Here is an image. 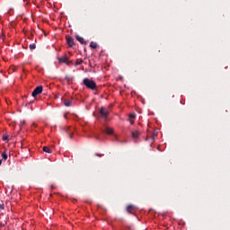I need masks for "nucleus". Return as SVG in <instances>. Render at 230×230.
I'll return each mask as SVG.
<instances>
[{
  "label": "nucleus",
  "mask_w": 230,
  "mask_h": 230,
  "mask_svg": "<svg viewBox=\"0 0 230 230\" xmlns=\"http://www.w3.org/2000/svg\"><path fill=\"white\" fill-rule=\"evenodd\" d=\"M83 84L85 85V87H87V89H90L91 91H96V89H98L96 83L89 78H84Z\"/></svg>",
  "instance_id": "obj_1"
},
{
  "label": "nucleus",
  "mask_w": 230,
  "mask_h": 230,
  "mask_svg": "<svg viewBox=\"0 0 230 230\" xmlns=\"http://www.w3.org/2000/svg\"><path fill=\"white\" fill-rule=\"evenodd\" d=\"M99 116L102 119H107L109 118V110L105 107H102L99 111Z\"/></svg>",
  "instance_id": "obj_2"
},
{
  "label": "nucleus",
  "mask_w": 230,
  "mask_h": 230,
  "mask_svg": "<svg viewBox=\"0 0 230 230\" xmlns=\"http://www.w3.org/2000/svg\"><path fill=\"white\" fill-rule=\"evenodd\" d=\"M40 93H42V85L37 86L32 92L31 96L35 98L36 96H39V94Z\"/></svg>",
  "instance_id": "obj_3"
},
{
  "label": "nucleus",
  "mask_w": 230,
  "mask_h": 230,
  "mask_svg": "<svg viewBox=\"0 0 230 230\" xmlns=\"http://www.w3.org/2000/svg\"><path fill=\"white\" fill-rule=\"evenodd\" d=\"M58 62L60 64H67V66H69V58H67L66 56H63L59 58H58Z\"/></svg>",
  "instance_id": "obj_4"
},
{
  "label": "nucleus",
  "mask_w": 230,
  "mask_h": 230,
  "mask_svg": "<svg viewBox=\"0 0 230 230\" xmlns=\"http://www.w3.org/2000/svg\"><path fill=\"white\" fill-rule=\"evenodd\" d=\"M66 43L68 44L69 48H73L75 46V40L71 36L66 37Z\"/></svg>",
  "instance_id": "obj_5"
},
{
  "label": "nucleus",
  "mask_w": 230,
  "mask_h": 230,
  "mask_svg": "<svg viewBox=\"0 0 230 230\" xmlns=\"http://www.w3.org/2000/svg\"><path fill=\"white\" fill-rule=\"evenodd\" d=\"M140 134L141 133L139 132V130H134L131 132V136H132L133 139H137V137H139Z\"/></svg>",
  "instance_id": "obj_6"
},
{
  "label": "nucleus",
  "mask_w": 230,
  "mask_h": 230,
  "mask_svg": "<svg viewBox=\"0 0 230 230\" xmlns=\"http://www.w3.org/2000/svg\"><path fill=\"white\" fill-rule=\"evenodd\" d=\"M102 132H105L106 134L111 136V134H114V129L107 127L105 128V129H102Z\"/></svg>",
  "instance_id": "obj_7"
},
{
  "label": "nucleus",
  "mask_w": 230,
  "mask_h": 230,
  "mask_svg": "<svg viewBox=\"0 0 230 230\" xmlns=\"http://www.w3.org/2000/svg\"><path fill=\"white\" fill-rule=\"evenodd\" d=\"M75 39L76 40H78V42H80V44H87V42H85V40H84V38L80 35H76Z\"/></svg>",
  "instance_id": "obj_8"
},
{
  "label": "nucleus",
  "mask_w": 230,
  "mask_h": 230,
  "mask_svg": "<svg viewBox=\"0 0 230 230\" xmlns=\"http://www.w3.org/2000/svg\"><path fill=\"white\" fill-rule=\"evenodd\" d=\"M63 103H64L65 107H71V105H73V102L69 101V100H64Z\"/></svg>",
  "instance_id": "obj_9"
},
{
  "label": "nucleus",
  "mask_w": 230,
  "mask_h": 230,
  "mask_svg": "<svg viewBox=\"0 0 230 230\" xmlns=\"http://www.w3.org/2000/svg\"><path fill=\"white\" fill-rule=\"evenodd\" d=\"M134 209H136V206H134V205H128L127 207L128 213H132L134 211Z\"/></svg>",
  "instance_id": "obj_10"
},
{
  "label": "nucleus",
  "mask_w": 230,
  "mask_h": 230,
  "mask_svg": "<svg viewBox=\"0 0 230 230\" xmlns=\"http://www.w3.org/2000/svg\"><path fill=\"white\" fill-rule=\"evenodd\" d=\"M90 48H92V49H96V48H98V43L92 41L90 43Z\"/></svg>",
  "instance_id": "obj_11"
},
{
  "label": "nucleus",
  "mask_w": 230,
  "mask_h": 230,
  "mask_svg": "<svg viewBox=\"0 0 230 230\" xmlns=\"http://www.w3.org/2000/svg\"><path fill=\"white\" fill-rule=\"evenodd\" d=\"M81 64H84V60L83 59H76V62L75 63V66H81Z\"/></svg>",
  "instance_id": "obj_12"
},
{
  "label": "nucleus",
  "mask_w": 230,
  "mask_h": 230,
  "mask_svg": "<svg viewBox=\"0 0 230 230\" xmlns=\"http://www.w3.org/2000/svg\"><path fill=\"white\" fill-rule=\"evenodd\" d=\"M8 159V154H6V151L2 153V160L6 161Z\"/></svg>",
  "instance_id": "obj_13"
},
{
  "label": "nucleus",
  "mask_w": 230,
  "mask_h": 230,
  "mask_svg": "<svg viewBox=\"0 0 230 230\" xmlns=\"http://www.w3.org/2000/svg\"><path fill=\"white\" fill-rule=\"evenodd\" d=\"M43 152L46 154H51V149H49L48 146H43Z\"/></svg>",
  "instance_id": "obj_14"
},
{
  "label": "nucleus",
  "mask_w": 230,
  "mask_h": 230,
  "mask_svg": "<svg viewBox=\"0 0 230 230\" xmlns=\"http://www.w3.org/2000/svg\"><path fill=\"white\" fill-rule=\"evenodd\" d=\"M128 119H136V113L129 114Z\"/></svg>",
  "instance_id": "obj_15"
},
{
  "label": "nucleus",
  "mask_w": 230,
  "mask_h": 230,
  "mask_svg": "<svg viewBox=\"0 0 230 230\" xmlns=\"http://www.w3.org/2000/svg\"><path fill=\"white\" fill-rule=\"evenodd\" d=\"M66 133L68 134V137H70V139H73V133H69V128H66Z\"/></svg>",
  "instance_id": "obj_16"
},
{
  "label": "nucleus",
  "mask_w": 230,
  "mask_h": 230,
  "mask_svg": "<svg viewBox=\"0 0 230 230\" xmlns=\"http://www.w3.org/2000/svg\"><path fill=\"white\" fill-rule=\"evenodd\" d=\"M29 48H30L31 50H33V49H35V48H37V46L35 45V43H33V44H31L29 46Z\"/></svg>",
  "instance_id": "obj_17"
},
{
  "label": "nucleus",
  "mask_w": 230,
  "mask_h": 230,
  "mask_svg": "<svg viewBox=\"0 0 230 230\" xmlns=\"http://www.w3.org/2000/svg\"><path fill=\"white\" fill-rule=\"evenodd\" d=\"M10 137L8 136V135H4L3 136V137H2V139H3V141H8V138H9Z\"/></svg>",
  "instance_id": "obj_18"
},
{
  "label": "nucleus",
  "mask_w": 230,
  "mask_h": 230,
  "mask_svg": "<svg viewBox=\"0 0 230 230\" xmlns=\"http://www.w3.org/2000/svg\"><path fill=\"white\" fill-rule=\"evenodd\" d=\"M4 209V203L3 201L0 202V211H3Z\"/></svg>",
  "instance_id": "obj_19"
},
{
  "label": "nucleus",
  "mask_w": 230,
  "mask_h": 230,
  "mask_svg": "<svg viewBox=\"0 0 230 230\" xmlns=\"http://www.w3.org/2000/svg\"><path fill=\"white\" fill-rule=\"evenodd\" d=\"M128 121L130 122V125H134V119H128Z\"/></svg>",
  "instance_id": "obj_20"
},
{
  "label": "nucleus",
  "mask_w": 230,
  "mask_h": 230,
  "mask_svg": "<svg viewBox=\"0 0 230 230\" xmlns=\"http://www.w3.org/2000/svg\"><path fill=\"white\" fill-rule=\"evenodd\" d=\"M5 224L4 223H0V227H4Z\"/></svg>",
  "instance_id": "obj_21"
},
{
  "label": "nucleus",
  "mask_w": 230,
  "mask_h": 230,
  "mask_svg": "<svg viewBox=\"0 0 230 230\" xmlns=\"http://www.w3.org/2000/svg\"><path fill=\"white\" fill-rule=\"evenodd\" d=\"M66 80L67 82H69V80H70V79H69V76L66 75Z\"/></svg>",
  "instance_id": "obj_22"
},
{
  "label": "nucleus",
  "mask_w": 230,
  "mask_h": 230,
  "mask_svg": "<svg viewBox=\"0 0 230 230\" xmlns=\"http://www.w3.org/2000/svg\"><path fill=\"white\" fill-rule=\"evenodd\" d=\"M32 127H37V124L33 123V124H32Z\"/></svg>",
  "instance_id": "obj_23"
},
{
  "label": "nucleus",
  "mask_w": 230,
  "mask_h": 230,
  "mask_svg": "<svg viewBox=\"0 0 230 230\" xmlns=\"http://www.w3.org/2000/svg\"><path fill=\"white\" fill-rule=\"evenodd\" d=\"M1 164H3V160H0V166H1Z\"/></svg>",
  "instance_id": "obj_24"
},
{
  "label": "nucleus",
  "mask_w": 230,
  "mask_h": 230,
  "mask_svg": "<svg viewBox=\"0 0 230 230\" xmlns=\"http://www.w3.org/2000/svg\"><path fill=\"white\" fill-rule=\"evenodd\" d=\"M96 155H97L98 157H102V155H98V154H97Z\"/></svg>",
  "instance_id": "obj_25"
},
{
  "label": "nucleus",
  "mask_w": 230,
  "mask_h": 230,
  "mask_svg": "<svg viewBox=\"0 0 230 230\" xmlns=\"http://www.w3.org/2000/svg\"><path fill=\"white\" fill-rule=\"evenodd\" d=\"M95 139H98V137H95Z\"/></svg>",
  "instance_id": "obj_26"
},
{
  "label": "nucleus",
  "mask_w": 230,
  "mask_h": 230,
  "mask_svg": "<svg viewBox=\"0 0 230 230\" xmlns=\"http://www.w3.org/2000/svg\"><path fill=\"white\" fill-rule=\"evenodd\" d=\"M65 118H67V116H66V115H65Z\"/></svg>",
  "instance_id": "obj_27"
}]
</instances>
